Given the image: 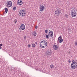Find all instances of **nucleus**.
Returning a JSON list of instances; mask_svg holds the SVG:
<instances>
[{
    "label": "nucleus",
    "instance_id": "a878e982",
    "mask_svg": "<svg viewBox=\"0 0 77 77\" xmlns=\"http://www.w3.org/2000/svg\"><path fill=\"white\" fill-rule=\"evenodd\" d=\"M17 20L14 21V23L15 24H16V23H17Z\"/></svg>",
    "mask_w": 77,
    "mask_h": 77
},
{
    "label": "nucleus",
    "instance_id": "5701e85b",
    "mask_svg": "<svg viewBox=\"0 0 77 77\" xmlns=\"http://www.w3.org/2000/svg\"><path fill=\"white\" fill-rule=\"evenodd\" d=\"M23 14H25V15H26V11L24 10H22Z\"/></svg>",
    "mask_w": 77,
    "mask_h": 77
},
{
    "label": "nucleus",
    "instance_id": "6ab92c4d",
    "mask_svg": "<svg viewBox=\"0 0 77 77\" xmlns=\"http://www.w3.org/2000/svg\"><path fill=\"white\" fill-rule=\"evenodd\" d=\"M63 42V39L61 38V39L59 40V42L60 43H61Z\"/></svg>",
    "mask_w": 77,
    "mask_h": 77
},
{
    "label": "nucleus",
    "instance_id": "4c0bfd02",
    "mask_svg": "<svg viewBox=\"0 0 77 77\" xmlns=\"http://www.w3.org/2000/svg\"><path fill=\"white\" fill-rule=\"evenodd\" d=\"M76 62H77V60H76Z\"/></svg>",
    "mask_w": 77,
    "mask_h": 77
},
{
    "label": "nucleus",
    "instance_id": "cd10ccee",
    "mask_svg": "<svg viewBox=\"0 0 77 77\" xmlns=\"http://www.w3.org/2000/svg\"><path fill=\"white\" fill-rule=\"evenodd\" d=\"M70 59H69V60H68V62H69V63H71V61H70Z\"/></svg>",
    "mask_w": 77,
    "mask_h": 77
},
{
    "label": "nucleus",
    "instance_id": "4be33fe9",
    "mask_svg": "<svg viewBox=\"0 0 77 77\" xmlns=\"http://www.w3.org/2000/svg\"><path fill=\"white\" fill-rule=\"evenodd\" d=\"M65 17L66 18H68V17H69V15L67 14H65Z\"/></svg>",
    "mask_w": 77,
    "mask_h": 77
},
{
    "label": "nucleus",
    "instance_id": "ddd939ff",
    "mask_svg": "<svg viewBox=\"0 0 77 77\" xmlns=\"http://www.w3.org/2000/svg\"><path fill=\"white\" fill-rule=\"evenodd\" d=\"M37 35V34L36 33V31H34L32 33V36H34V37L36 36Z\"/></svg>",
    "mask_w": 77,
    "mask_h": 77
},
{
    "label": "nucleus",
    "instance_id": "0eeeda50",
    "mask_svg": "<svg viewBox=\"0 0 77 77\" xmlns=\"http://www.w3.org/2000/svg\"><path fill=\"white\" fill-rule=\"evenodd\" d=\"M71 69H74L77 68V64L75 65L74 64H71Z\"/></svg>",
    "mask_w": 77,
    "mask_h": 77
},
{
    "label": "nucleus",
    "instance_id": "c756f323",
    "mask_svg": "<svg viewBox=\"0 0 77 77\" xmlns=\"http://www.w3.org/2000/svg\"><path fill=\"white\" fill-rule=\"evenodd\" d=\"M75 45H77V42H75Z\"/></svg>",
    "mask_w": 77,
    "mask_h": 77
},
{
    "label": "nucleus",
    "instance_id": "1a4fd4ad",
    "mask_svg": "<svg viewBox=\"0 0 77 77\" xmlns=\"http://www.w3.org/2000/svg\"><path fill=\"white\" fill-rule=\"evenodd\" d=\"M20 28L21 30H24V29H25V28H26V27L25 26V25L24 24H22L20 26Z\"/></svg>",
    "mask_w": 77,
    "mask_h": 77
},
{
    "label": "nucleus",
    "instance_id": "e433bc0d",
    "mask_svg": "<svg viewBox=\"0 0 77 77\" xmlns=\"http://www.w3.org/2000/svg\"><path fill=\"white\" fill-rule=\"evenodd\" d=\"M20 32H21V30H20Z\"/></svg>",
    "mask_w": 77,
    "mask_h": 77
},
{
    "label": "nucleus",
    "instance_id": "bb28decb",
    "mask_svg": "<svg viewBox=\"0 0 77 77\" xmlns=\"http://www.w3.org/2000/svg\"><path fill=\"white\" fill-rule=\"evenodd\" d=\"M35 29H38V26H36L35 27Z\"/></svg>",
    "mask_w": 77,
    "mask_h": 77
},
{
    "label": "nucleus",
    "instance_id": "f03ea898",
    "mask_svg": "<svg viewBox=\"0 0 77 77\" xmlns=\"http://www.w3.org/2000/svg\"><path fill=\"white\" fill-rule=\"evenodd\" d=\"M71 15L72 17H75L77 15V13L75 12V10L74 8L72 9L71 11Z\"/></svg>",
    "mask_w": 77,
    "mask_h": 77
},
{
    "label": "nucleus",
    "instance_id": "aec40b11",
    "mask_svg": "<svg viewBox=\"0 0 77 77\" xmlns=\"http://www.w3.org/2000/svg\"><path fill=\"white\" fill-rule=\"evenodd\" d=\"M40 45L41 47L42 48H44V47H45L44 46V45H41V44H40Z\"/></svg>",
    "mask_w": 77,
    "mask_h": 77
},
{
    "label": "nucleus",
    "instance_id": "412c9836",
    "mask_svg": "<svg viewBox=\"0 0 77 77\" xmlns=\"http://www.w3.org/2000/svg\"><path fill=\"white\" fill-rule=\"evenodd\" d=\"M61 39V36H60L59 37H58V41H59V40Z\"/></svg>",
    "mask_w": 77,
    "mask_h": 77
},
{
    "label": "nucleus",
    "instance_id": "2f4dec72",
    "mask_svg": "<svg viewBox=\"0 0 77 77\" xmlns=\"http://www.w3.org/2000/svg\"><path fill=\"white\" fill-rule=\"evenodd\" d=\"M3 45V44H0V46L1 47V46H2Z\"/></svg>",
    "mask_w": 77,
    "mask_h": 77
},
{
    "label": "nucleus",
    "instance_id": "f257e3e1",
    "mask_svg": "<svg viewBox=\"0 0 77 77\" xmlns=\"http://www.w3.org/2000/svg\"><path fill=\"white\" fill-rule=\"evenodd\" d=\"M53 36V32L52 31H51L49 32L48 35H46L45 37L47 39H49V37L52 38Z\"/></svg>",
    "mask_w": 77,
    "mask_h": 77
},
{
    "label": "nucleus",
    "instance_id": "473e14b6",
    "mask_svg": "<svg viewBox=\"0 0 77 77\" xmlns=\"http://www.w3.org/2000/svg\"><path fill=\"white\" fill-rule=\"evenodd\" d=\"M39 70H38V71H41V69H39Z\"/></svg>",
    "mask_w": 77,
    "mask_h": 77
},
{
    "label": "nucleus",
    "instance_id": "f8f14e48",
    "mask_svg": "<svg viewBox=\"0 0 77 77\" xmlns=\"http://www.w3.org/2000/svg\"><path fill=\"white\" fill-rule=\"evenodd\" d=\"M45 9V7H44V6L43 5H42L40 7V11H41V12H42L43 11V10H44Z\"/></svg>",
    "mask_w": 77,
    "mask_h": 77
},
{
    "label": "nucleus",
    "instance_id": "9d476101",
    "mask_svg": "<svg viewBox=\"0 0 77 77\" xmlns=\"http://www.w3.org/2000/svg\"><path fill=\"white\" fill-rule=\"evenodd\" d=\"M53 48L55 50H57L58 49V46L56 45H53Z\"/></svg>",
    "mask_w": 77,
    "mask_h": 77
},
{
    "label": "nucleus",
    "instance_id": "7ed1b4c3",
    "mask_svg": "<svg viewBox=\"0 0 77 77\" xmlns=\"http://www.w3.org/2000/svg\"><path fill=\"white\" fill-rule=\"evenodd\" d=\"M61 13V10L59 8L56 10L55 11V14L57 16H59Z\"/></svg>",
    "mask_w": 77,
    "mask_h": 77
},
{
    "label": "nucleus",
    "instance_id": "39448f33",
    "mask_svg": "<svg viewBox=\"0 0 77 77\" xmlns=\"http://www.w3.org/2000/svg\"><path fill=\"white\" fill-rule=\"evenodd\" d=\"M6 4L7 7L8 8L11 7L12 6V2L11 1H8L7 2Z\"/></svg>",
    "mask_w": 77,
    "mask_h": 77
},
{
    "label": "nucleus",
    "instance_id": "20e7f679",
    "mask_svg": "<svg viewBox=\"0 0 77 77\" xmlns=\"http://www.w3.org/2000/svg\"><path fill=\"white\" fill-rule=\"evenodd\" d=\"M46 54L49 57L52 54V52L50 50H48L46 52Z\"/></svg>",
    "mask_w": 77,
    "mask_h": 77
},
{
    "label": "nucleus",
    "instance_id": "2eb2a0df",
    "mask_svg": "<svg viewBox=\"0 0 77 77\" xmlns=\"http://www.w3.org/2000/svg\"><path fill=\"white\" fill-rule=\"evenodd\" d=\"M5 12L6 14H7L8 13V8H5Z\"/></svg>",
    "mask_w": 77,
    "mask_h": 77
},
{
    "label": "nucleus",
    "instance_id": "a211bd4d",
    "mask_svg": "<svg viewBox=\"0 0 77 77\" xmlns=\"http://www.w3.org/2000/svg\"><path fill=\"white\" fill-rule=\"evenodd\" d=\"M50 66L51 69L54 68V65L53 64H51Z\"/></svg>",
    "mask_w": 77,
    "mask_h": 77
},
{
    "label": "nucleus",
    "instance_id": "72a5a7b5",
    "mask_svg": "<svg viewBox=\"0 0 77 77\" xmlns=\"http://www.w3.org/2000/svg\"><path fill=\"white\" fill-rule=\"evenodd\" d=\"M35 44L37 45V42H35Z\"/></svg>",
    "mask_w": 77,
    "mask_h": 77
},
{
    "label": "nucleus",
    "instance_id": "4468645a",
    "mask_svg": "<svg viewBox=\"0 0 77 77\" xmlns=\"http://www.w3.org/2000/svg\"><path fill=\"white\" fill-rule=\"evenodd\" d=\"M72 64H74L75 65H77V63L76 62V61H75L74 60H72Z\"/></svg>",
    "mask_w": 77,
    "mask_h": 77
},
{
    "label": "nucleus",
    "instance_id": "393cba45",
    "mask_svg": "<svg viewBox=\"0 0 77 77\" xmlns=\"http://www.w3.org/2000/svg\"><path fill=\"white\" fill-rule=\"evenodd\" d=\"M24 40H26V36H24Z\"/></svg>",
    "mask_w": 77,
    "mask_h": 77
},
{
    "label": "nucleus",
    "instance_id": "6e6552de",
    "mask_svg": "<svg viewBox=\"0 0 77 77\" xmlns=\"http://www.w3.org/2000/svg\"><path fill=\"white\" fill-rule=\"evenodd\" d=\"M23 10H21L19 12V14L21 17H24L25 16V13H23Z\"/></svg>",
    "mask_w": 77,
    "mask_h": 77
},
{
    "label": "nucleus",
    "instance_id": "f3484780",
    "mask_svg": "<svg viewBox=\"0 0 77 77\" xmlns=\"http://www.w3.org/2000/svg\"><path fill=\"white\" fill-rule=\"evenodd\" d=\"M32 47L33 48L35 47H36V45H35L34 43L32 44Z\"/></svg>",
    "mask_w": 77,
    "mask_h": 77
},
{
    "label": "nucleus",
    "instance_id": "9b49d317",
    "mask_svg": "<svg viewBox=\"0 0 77 77\" xmlns=\"http://www.w3.org/2000/svg\"><path fill=\"white\" fill-rule=\"evenodd\" d=\"M17 5H23V2L21 0H19L17 2Z\"/></svg>",
    "mask_w": 77,
    "mask_h": 77
},
{
    "label": "nucleus",
    "instance_id": "f704fd0d",
    "mask_svg": "<svg viewBox=\"0 0 77 77\" xmlns=\"http://www.w3.org/2000/svg\"><path fill=\"white\" fill-rule=\"evenodd\" d=\"M70 33H71V31H70Z\"/></svg>",
    "mask_w": 77,
    "mask_h": 77
},
{
    "label": "nucleus",
    "instance_id": "423d86ee",
    "mask_svg": "<svg viewBox=\"0 0 77 77\" xmlns=\"http://www.w3.org/2000/svg\"><path fill=\"white\" fill-rule=\"evenodd\" d=\"M40 44L45 45V47H46L47 45V43L45 40H43L42 41H41Z\"/></svg>",
    "mask_w": 77,
    "mask_h": 77
},
{
    "label": "nucleus",
    "instance_id": "b1692460",
    "mask_svg": "<svg viewBox=\"0 0 77 77\" xmlns=\"http://www.w3.org/2000/svg\"><path fill=\"white\" fill-rule=\"evenodd\" d=\"M45 32L46 33H48V30H47V29H46L45 30Z\"/></svg>",
    "mask_w": 77,
    "mask_h": 77
},
{
    "label": "nucleus",
    "instance_id": "c9c22d12",
    "mask_svg": "<svg viewBox=\"0 0 77 77\" xmlns=\"http://www.w3.org/2000/svg\"><path fill=\"white\" fill-rule=\"evenodd\" d=\"M0 49H2V47L0 46Z\"/></svg>",
    "mask_w": 77,
    "mask_h": 77
},
{
    "label": "nucleus",
    "instance_id": "7c9ffc66",
    "mask_svg": "<svg viewBox=\"0 0 77 77\" xmlns=\"http://www.w3.org/2000/svg\"><path fill=\"white\" fill-rule=\"evenodd\" d=\"M36 70H37V71H39V69H38V68H37V69H36Z\"/></svg>",
    "mask_w": 77,
    "mask_h": 77
},
{
    "label": "nucleus",
    "instance_id": "c85d7f7f",
    "mask_svg": "<svg viewBox=\"0 0 77 77\" xmlns=\"http://www.w3.org/2000/svg\"><path fill=\"white\" fill-rule=\"evenodd\" d=\"M31 45H30V44L28 45V47H31Z\"/></svg>",
    "mask_w": 77,
    "mask_h": 77
},
{
    "label": "nucleus",
    "instance_id": "dca6fc26",
    "mask_svg": "<svg viewBox=\"0 0 77 77\" xmlns=\"http://www.w3.org/2000/svg\"><path fill=\"white\" fill-rule=\"evenodd\" d=\"M16 9H17V7H16L14 6L13 7V11H15V10H16Z\"/></svg>",
    "mask_w": 77,
    "mask_h": 77
}]
</instances>
